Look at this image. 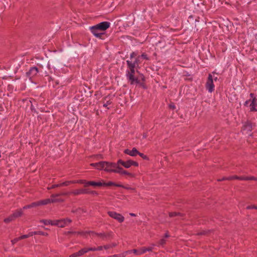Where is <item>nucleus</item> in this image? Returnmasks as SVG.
<instances>
[{
    "instance_id": "nucleus-25",
    "label": "nucleus",
    "mask_w": 257,
    "mask_h": 257,
    "mask_svg": "<svg viewBox=\"0 0 257 257\" xmlns=\"http://www.w3.org/2000/svg\"><path fill=\"white\" fill-rule=\"evenodd\" d=\"M72 183H75V181H67L64 182L63 183H60L59 186H60V187L67 186L69 185L70 184H72Z\"/></svg>"
},
{
    "instance_id": "nucleus-55",
    "label": "nucleus",
    "mask_w": 257,
    "mask_h": 257,
    "mask_svg": "<svg viewBox=\"0 0 257 257\" xmlns=\"http://www.w3.org/2000/svg\"><path fill=\"white\" fill-rule=\"evenodd\" d=\"M88 250H89V251H97L96 247H88Z\"/></svg>"
},
{
    "instance_id": "nucleus-61",
    "label": "nucleus",
    "mask_w": 257,
    "mask_h": 257,
    "mask_svg": "<svg viewBox=\"0 0 257 257\" xmlns=\"http://www.w3.org/2000/svg\"><path fill=\"white\" fill-rule=\"evenodd\" d=\"M103 248H104V246H99L96 247L97 250H101Z\"/></svg>"
},
{
    "instance_id": "nucleus-13",
    "label": "nucleus",
    "mask_w": 257,
    "mask_h": 257,
    "mask_svg": "<svg viewBox=\"0 0 257 257\" xmlns=\"http://www.w3.org/2000/svg\"><path fill=\"white\" fill-rule=\"evenodd\" d=\"M72 195L76 196L80 194H88L89 190L88 189H76L71 191Z\"/></svg>"
},
{
    "instance_id": "nucleus-60",
    "label": "nucleus",
    "mask_w": 257,
    "mask_h": 257,
    "mask_svg": "<svg viewBox=\"0 0 257 257\" xmlns=\"http://www.w3.org/2000/svg\"><path fill=\"white\" fill-rule=\"evenodd\" d=\"M250 100H248L245 101L244 103V105L245 106H248V105L249 103L250 102Z\"/></svg>"
},
{
    "instance_id": "nucleus-51",
    "label": "nucleus",
    "mask_w": 257,
    "mask_h": 257,
    "mask_svg": "<svg viewBox=\"0 0 257 257\" xmlns=\"http://www.w3.org/2000/svg\"><path fill=\"white\" fill-rule=\"evenodd\" d=\"M131 252H132V250H127V251L123 252V254H122V257H124L127 253H131Z\"/></svg>"
},
{
    "instance_id": "nucleus-41",
    "label": "nucleus",
    "mask_w": 257,
    "mask_h": 257,
    "mask_svg": "<svg viewBox=\"0 0 257 257\" xmlns=\"http://www.w3.org/2000/svg\"><path fill=\"white\" fill-rule=\"evenodd\" d=\"M138 155H139L141 157H142V158H143L145 160H147L148 159V157L146 155H144L143 153H140L139 152V154H138Z\"/></svg>"
},
{
    "instance_id": "nucleus-42",
    "label": "nucleus",
    "mask_w": 257,
    "mask_h": 257,
    "mask_svg": "<svg viewBox=\"0 0 257 257\" xmlns=\"http://www.w3.org/2000/svg\"><path fill=\"white\" fill-rule=\"evenodd\" d=\"M111 103V102L110 100H107L105 103H103V107L107 108V109H109L108 107H107V106L108 105H110Z\"/></svg>"
},
{
    "instance_id": "nucleus-52",
    "label": "nucleus",
    "mask_w": 257,
    "mask_h": 257,
    "mask_svg": "<svg viewBox=\"0 0 257 257\" xmlns=\"http://www.w3.org/2000/svg\"><path fill=\"white\" fill-rule=\"evenodd\" d=\"M34 235H35V231L30 232L28 234H27L28 237L32 236Z\"/></svg>"
},
{
    "instance_id": "nucleus-10",
    "label": "nucleus",
    "mask_w": 257,
    "mask_h": 257,
    "mask_svg": "<svg viewBox=\"0 0 257 257\" xmlns=\"http://www.w3.org/2000/svg\"><path fill=\"white\" fill-rule=\"evenodd\" d=\"M115 173H118L120 175H126L130 177H135V175L134 174L130 173L125 170H123L121 167H120L117 168V171H115Z\"/></svg>"
},
{
    "instance_id": "nucleus-18",
    "label": "nucleus",
    "mask_w": 257,
    "mask_h": 257,
    "mask_svg": "<svg viewBox=\"0 0 257 257\" xmlns=\"http://www.w3.org/2000/svg\"><path fill=\"white\" fill-rule=\"evenodd\" d=\"M23 208L18 209L16 211H15L12 214L13 216L14 217L15 219L20 217L22 215L23 212Z\"/></svg>"
},
{
    "instance_id": "nucleus-27",
    "label": "nucleus",
    "mask_w": 257,
    "mask_h": 257,
    "mask_svg": "<svg viewBox=\"0 0 257 257\" xmlns=\"http://www.w3.org/2000/svg\"><path fill=\"white\" fill-rule=\"evenodd\" d=\"M15 219L14 217L13 216V214L11 215L10 216H9L8 217L5 218L4 219V222L5 223H8L10 222H11L12 221L14 220Z\"/></svg>"
},
{
    "instance_id": "nucleus-30",
    "label": "nucleus",
    "mask_w": 257,
    "mask_h": 257,
    "mask_svg": "<svg viewBox=\"0 0 257 257\" xmlns=\"http://www.w3.org/2000/svg\"><path fill=\"white\" fill-rule=\"evenodd\" d=\"M139 80H140V83H136V84H139L140 86L145 88V85H144V83L141 82V80H142L143 82L145 81V78L143 75H141V76L140 77V79H139Z\"/></svg>"
},
{
    "instance_id": "nucleus-57",
    "label": "nucleus",
    "mask_w": 257,
    "mask_h": 257,
    "mask_svg": "<svg viewBox=\"0 0 257 257\" xmlns=\"http://www.w3.org/2000/svg\"><path fill=\"white\" fill-rule=\"evenodd\" d=\"M132 252L138 255V252H139V249H134L132 250Z\"/></svg>"
},
{
    "instance_id": "nucleus-31",
    "label": "nucleus",
    "mask_w": 257,
    "mask_h": 257,
    "mask_svg": "<svg viewBox=\"0 0 257 257\" xmlns=\"http://www.w3.org/2000/svg\"><path fill=\"white\" fill-rule=\"evenodd\" d=\"M88 247H84L80 249V253H81V256L83 255L84 253H87L89 251Z\"/></svg>"
},
{
    "instance_id": "nucleus-59",
    "label": "nucleus",
    "mask_w": 257,
    "mask_h": 257,
    "mask_svg": "<svg viewBox=\"0 0 257 257\" xmlns=\"http://www.w3.org/2000/svg\"><path fill=\"white\" fill-rule=\"evenodd\" d=\"M106 234L107 235V237H111L112 236V232H109L106 233Z\"/></svg>"
},
{
    "instance_id": "nucleus-28",
    "label": "nucleus",
    "mask_w": 257,
    "mask_h": 257,
    "mask_svg": "<svg viewBox=\"0 0 257 257\" xmlns=\"http://www.w3.org/2000/svg\"><path fill=\"white\" fill-rule=\"evenodd\" d=\"M231 180L232 179H238L239 180H245V176H233L230 177Z\"/></svg>"
},
{
    "instance_id": "nucleus-20",
    "label": "nucleus",
    "mask_w": 257,
    "mask_h": 257,
    "mask_svg": "<svg viewBox=\"0 0 257 257\" xmlns=\"http://www.w3.org/2000/svg\"><path fill=\"white\" fill-rule=\"evenodd\" d=\"M89 232L90 233V234H91L92 235H96L98 236H99L100 237L103 238V239H104L105 238H107V235L106 234V233H103V232H101V233H96V232H94L93 231H89Z\"/></svg>"
},
{
    "instance_id": "nucleus-24",
    "label": "nucleus",
    "mask_w": 257,
    "mask_h": 257,
    "mask_svg": "<svg viewBox=\"0 0 257 257\" xmlns=\"http://www.w3.org/2000/svg\"><path fill=\"white\" fill-rule=\"evenodd\" d=\"M40 222L44 223L45 225L51 224L54 225V221L51 220L42 219L40 220Z\"/></svg>"
},
{
    "instance_id": "nucleus-8",
    "label": "nucleus",
    "mask_w": 257,
    "mask_h": 257,
    "mask_svg": "<svg viewBox=\"0 0 257 257\" xmlns=\"http://www.w3.org/2000/svg\"><path fill=\"white\" fill-rule=\"evenodd\" d=\"M91 32L97 38H101L103 35V33L97 27L96 25L92 26L90 28Z\"/></svg>"
},
{
    "instance_id": "nucleus-53",
    "label": "nucleus",
    "mask_w": 257,
    "mask_h": 257,
    "mask_svg": "<svg viewBox=\"0 0 257 257\" xmlns=\"http://www.w3.org/2000/svg\"><path fill=\"white\" fill-rule=\"evenodd\" d=\"M88 194H92V195H98V193L95 191H89Z\"/></svg>"
},
{
    "instance_id": "nucleus-1",
    "label": "nucleus",
    "mask_w": 257,
    "mask_h": 257,
    "mask_svg": "<svg viewBox=\"0 0 257 257\" xmlns=\"http://www.w3.org/2000/svg\"><path fill=\"white\" fill-rule=\"evenodd\" d=\"M128 70L126 71V77L131 85H134L135 83H140V80L138 77L135 76V67L132 64L127 65Z\"/></svg>"
},
{
    "instance_id": "nucleus-22",
    "label": "nucleus",
    "mask_w": 257,
    "mask_h": 257,
    "mask_svg": "<svg viewBox=\"0 0 257 257\" xmlns=\"http://www.w3.org/2000/svg\"><path fill=\"white\" fill-rule=\"evenodd\" d=\"M38 202L39 204V206L45 205H47L48 204L51 203L50 198L40 200V201H38Z\"/></svg>"
},
{
    "instance_id": "nucleus-64",
    "label": "nucleus",
    "mask_w": 257,
    "mask_h": 257,
    "mask_svg": "<svg viewBox=\"0 0 257 257\" xmlns=\"http://www.w3.org/2000/svg\"><path fill=\"white\" fill-rule=\"evenodd\" d=\"M164 237H165V238H168V237H169V234H168V232H166V233H165Z\"/></svg>"
},
{
    "instance_id": "nucleus-37",
    "label": "nucleus",
    "mask_w": 257,
    "mask_h": 257,
    "mask_svg": "<svg viewBox=\"0 0 257 257\" xmlns=\"http://www.w3.org/2000/svg\"><path fill=\"white\" fill-rule=\"evenodd\" d=\"M139 252H138V255H141L143 253H145L146 251V250L145 249V247H143L140 249H139Z\"/></svg>"
},
{
    "instance_id": "nucleus-33",
    "label": "nucleus",
    "mask_w": 257,
    "mask_h": 257,
    "mask_svg": "<svg viewBox=\"0 0 257 257\" xmlns=\"http://www.w3.org/2000/svg\"><path fill=\"white\" fill-rule=\"evenodd\" d=\"M166 243V240L165 238H162L160 240V241L158 242V244L157 245L159 246H163L164 244H165Z\"/></svg>"
},
{
    "instance_id": "nucleus-40",
    "label": "nucleus",
    "mask_w": 257,
    "mask_h": 257,
    "mask_svg": "<svg viewBox=\"0 0 257 257\" xmlns=\"http://www.w3.org/2000/svg\"><path fill=\"white\" fill-rule=\"evenodd\" d=\"M136 56H137V54L135 52H133L130 54V60H132L134 59Z\"/></svg>"
},
{
    "instance_id": "nucleus-36",
    "label": "nucleus",
    "mask_w": 257,
    "mask_h": 257,
    "mask_svg": "<svg viewBox=\"0 0 257 257\" xmlns=\"http://www.w3.org/2000/svg\"><path fill=\"white\" fill-rule=\"evenodd\" d=\"M81 256V253H80V251L79 250L78 252H75L71 255H70L69 257H78Z\"/></svg>"
},
{
    "instance_id": "nucleus-29",
    "label": "nucleus",
    "mask_w": 257,
    "mask_h": 257,
    "mask_svg": "<svg viewBox=\"0 0 257 257\" xmlns=\"http://www.w3.org/2000/svg\"><path fill=\"white\" fill-rule=\"evenodd\" d=\"M116 245H117V244L116 243H113L111 244H106V245H104V248L105 249H108L109 248L115 247Z\"/></svg>"
},
{
    "instance_id": "nucleus-9",
    "label": "nucleus",
    "mask_w": 257,
    "mask_h": 257,
    "mask_svg": "<svg viewBox=\"0 0 257 257\" xmlns=\"http://www.w3.org/2000/svg\"><path fill=\"white\" fill-rule=\"evenodd\" d=\"M90 165L95 167L98 170L104 171L105 166L106 165V161H100L98 163H91Z\"/></svg>"
},
{
    "instance_id": "nucleus-45",
    "label": "nucleus",
    "mask_w": 257,
    "mask_h": 257,
    "mask_svg": "<svg viewBox=\"0 0 257 257\" xmlns=\"http://www.w3.org/2000/svg\"><path fill=\"white\" fill-rule=\"evenodd\" d=\"M61 196H66V195H72V193H71V191L70 192H61Z\"/></svg>"
},
{
    "instance_id": "nucleus-16",
    "label": "nucleus",
    "mask_w": 257,
    "mask_h": 257,
    "mask_svg": "<svg viewBox=\"0 0 257 257\" xmlns=\"http://www.w3.org/2000/svg\"><path fill=\"white\" fill-rule=\"evenodd\" d=\"M242 129L243 131H246V133H247L248 132H250L252 130L251 123L249 121L245 122V123L243 125Z\"/></svg>"
},
{
    "instance_id": "nucleus-56",
    "label": "nucleus",
    "mask_w": 257,
    "mask_h": 257,
    "mask_svg": "<svg viewBox=\"0 0 257 257\" xmlns=\"http://www.w3.org/2000/svg\"><path fill=\"white\" fill-rule=\"evenodd\" d=\"M74 232L72 231H68L65 232V234L66 235H69V234H74Z\"/></svg>"
},
{
    "instance_id": "nucleus-54",
    "label": "nucleus",
    "mask_w": 257,
    "mask_h": 257,
    "mask_svg": "<svg viewBox=\"0 0 257 257\" xmlns=\"http://www.w3.org/2000/svg\"><path fill=\"white\" fill-rule=\"evenodd\" d=\"M108 257H122V254H114L112 255L108 256Z\"/></svg>"
},
{
    "instance_id": "nucleus-43",
    "label": "nucleus",
    "mask_w": 257,
    "mask_h": 257,
    "mask_svg": "<svg viewBox=\"0 0 257 257\" xmlns=\"http://www.w3.org/2000/svg\"><path fill=\"white\" fill-rule=\"evenodd\" d=\"M247 209H257V205H248L246 207Z\"/></svg>"
},
{
    "instance_id": "nucleus-14",
    "label": "nucleus",
    "mask_w": 257,
    "mask_h": 257,
    "mask_svg": "<svg viewBox=\"0 0 257 257\" xmlns=\"http://www.w3.org/2000/svg\"><path fill=\"white\" fill-rule=\"evenodd\" d=\"M124 153L127 155H128L132 157H135L138 155L139 154V151L136 148H133L132 150L129 149H125L123 151Z\"/></svg>"
},
{
    "instance_id": "nucleus-5",
    "label": "nucleus",
    "mask_w": 257,
    "mask_h": 257,
    "mask_svg": "<svg viewBox=\"0 0 257 257\" xmlns=\"http://www.w3.org/2000/svg\"><path fill=\"white\" fill-rule=\"evenodd\" d=\"M89 186H112L113 182L109 181L107 183H105L103 180H101L100 181L95 182L93 181H89Z\"/></svg>"
},
{
    "instance_id": "nucleus-34",
    "label": "nucleus",
    "mask_w": 257,
    "mask_h": 257,
    "mask_svg": "<svg viewBox=\"0 0 257 257\" xmlns=\"http://www.w3.org/2000/svg\"><path fill=\"white\" fill-rule=\"evenodd\" d=\"M35 235H41L43 236H47L48 234L47 232L41 231H35Z\"/></svg>"
},
{
    "instance_id": "nucleus-50",
    "label": "nucleus",
    "mask_w": 257,
    "mask_h": 257,
    "mask_svg": "<svg viewBox=\"0 0 257 257\" xmlns=\"http://www.w3.org/2000/svg\"><path fill=\"white\" fill-rule=\"evenodd\" d=\"M60 196H61V193H60L52 194L51 196V198H56V197H58Z\"/></svg>"
},
{
    "instance_id": "nucleus-44",
    "label": "nucleus",
    "mask_w": 257,
    "mask_h": 257,
    "mask_svg": "<svg viewBox=\"0 0 257 257\" xmlns=\"http://www.w3.org/2000/svg\"><path fill=\"white\" fill-rule=\"evenodd\" d=\"M180 213H176V212H170L169 213V216L172 217H174V216H175L176 215H180Z\"/></svg>"
},
{
    "instance_id": "nucleus-23",
    "label": "nucleus",
    "mask_w": 257,
    "mask_h": 257,
    "mask_svg": "<svg viewBox=\"0 0 257 257\" xmlns=\"http://www.w3.org/2000/svg\"><path fill=\"white\" fill-rule=\"evenodd\" d=\"M75 183H79V184H84V186L85 187H87L89 186V181H87L85 180H78L77 181H75Z\"/></svg>"
},
{
    "instance_id": "nucleus-48",
    "label": "nucleus",
    "mask_w": 257,
    "mask_h": 257,
    "mask_svg": "<svg viewBox=\"0 0 257 257\" xmlns=\"http://www.w3.org/2000/svg\"><path fill=\"white\" fill-rule=\"evenodd\" d=\"M142 57L143 58V59H146V60H149V57H148L147 55L145 53H143L141 56H140V57Z\"/></svg>"
},
{
    "instance_id": "nucleus-17",
    "label": "nucleus",
    "mask_w": 257,
    "mask_h": 257,
    "mask_svg": "<svg viewBox=\"0 0 257 257\" xmlns=\"http://www.w3.org/2000/svg\"><path fill=\"white\" fill-rule=\"evenodd\" d=\"M54 225H57L60 227H64L66 224L63 219L54 220Z\"/></svg>"
},
{
    "instance_id": "nucleus-35",
    "label": "nucleus",
    "mask_w": 257,
    "mask_h": 257,
    "mask_svg": "<svg viewBox=\"0 0 257 257\" xmlns=\"http://www.w3.org/2000/svg\"><path fill=\"white\" fill-rule=\"evenodd\" d=\"M86 233L90 234L89 231H86V232H83V231H75V232H74V235H84Z\"/></svg>"
},
{
    "instance_id": "nucleus-26",
    "label": "nucleus",
    "mask_w": 257,
    "mask_h": 257,
    "mask_svg": "<svg viewBox=\"0 0 257 257\" xmlns=\"http://www.w3.org/2000/svg\"><path fill=\"white\" fill-rule=\"evenodd\" d=\"M50 199L51 203H56V202H64V200L60 198H51Z\"/></svg>"
},
{
    "instance_id": "nucleus-39",
    "label": "nucleus",
    "mask_w": 257,
    "mask_h": 257,
    "mask_svg": "<svg viewBox=\"0 0 257 257\" xmlns=\"http://www.w3.org/2000/svg\"><path fill=\"white\" fill-rule=\"evenodd\" d=\"M245 180H255L257 181V178L253 176L245 177Z\"/></svg>"
},
{
    "instance_id": "nucleus-4",
    "label": "nucleus",
    "mask_w": 257,
    "mask_h": 257,
    "mask_svg": "<svg viewBox=\"0 0 257 257\" xmlns=\"http://www.w3.org/2000/svg\"><path fill=\"white\" fill-rule=\"evenodd\" d=\"M119 167L118 165L114 163L106 162L104 171L107 172L115 173L117 171V168Z\"/></svg>"
},
{
    "instance_id": "nucleus-6",
    "label": "nucleus",
    "mask_w": 257,
    "mask_h": 257,
    "mask_svg": "<svg viewBox=\"0 0 257 257\" xmlns=\"http://www.w3.org/2000/svg\"><path fill=\"white\" fill-rule=\"evenodd\" d=\"M107 214L110 217L116 220L119 223H121L124 221V217L121 214L116 212L108 211Z\"/></svg>"
},
{
    "instance_id": "nucleus-12",
    "label": "nucleus",
    "mask_w": 257,
    "mask_h": 257,
    "mask_svg": "<svg viewBox=\"0 0 257 257\" xmlns=\"http://www.w3.org/2000/svg\"><path fill=\"white\" fill-rule=\"evenodd\" d=\"M96 26L101 31H104L110 27V23L108 22H103L96 25Z\"/></svg>"
},
{
    "instance_id": "nucleus-49",
    "label": "nucleus",
    "mask_w": 257,
    "mask_h": 257,
    "mask_svg": "<svg viewBox=\"0 0 257 257\" xmlns=\"http://www.w3.org/2000/svg\"><path fill=\"white\" fill-rule=\"evenodd\" d=\"M231 180L230 177H223L221 179H219L218 180V181H222L224 180Z\"/></svg>"
},
{
    "instance_id": "nucleus-3",
    "label": "nucleus",
    "mask_w": 257,
    "mask_h": 257,
    "mask_svg": "<svg viewBox=\"0 0 257 257\" xmlns=\"http://www.w3.org/2000/svg\"><path fill=\"white\" fill-rule=\"evenodd\" d=\"M214 85L213 81V76L211 74H209L207 80L205 84L206 89L210 93L214 90Z\"/></svg>"
},
{
    "instance_id": "nucleus-62",
    "label": "nucleus",
    "mask_w": 257,
    "mask_h": 257,
    "mask_svg": "<svg viewBox=\"0 0 257 257\" xmlns=\"http://www.w3.org/2000/svg\"><path fill=\"white\" fill-rule=\"evenodd\" d=\"M169 107H170V108H172V109H174L176 108V107H175V105H174V104H170L169 105Z\"/></svg>"
},
{
    "instance_id": "nucleus-15",
    "label": "nucleus",
    "mask_w": 257,
    "mask_h": 257,
    "mask_svg": "<svg viewBox=\"0 0 257 257\" xmlns=\"http://www.w3.org/2000/svg\"><path fill=\"white\" fill-rule=\"evenodd\" d=\"M250 111H257L255 107L257 106V99L256 98H253L249 104Z\"/></svg>"
},
{
    "instance_id": "nucleus-38",
    "label": "nucleus",
    "mask_w": 257,
    "mask_h": 257,
    "mask_svg": "<svg viewBox=\"0 0 257 257\" xmlns=\"http://www.w3.org/2000/svg\"><path fill=\"white\" fill-rule=\"evenodd\" d=\"M155 245L154 244H153L152 245V246H149L148 247H145V249L146 250V251H151L154 249V247L155 246Z\"/></svg>"
},
{
    "instance_id": "nucleus-63",
    "label": "nucleus",
    "mask_w": 257,
    "mask_h": 257,
    "mask_svg": "<svg viewBox=\"0 0 257 257\" xmlns=\"http://www.w3.org/2000/svg\"><path fill=\"white\" fill-rule=\"evenodd\" d=\"M22 236L23 239L28 238L27 234L23 235Z\"/></svg>"
},
{
    "instance_id": "nucleus-19",
    "label": "nucleus",
    "mask_w": 257,
    "mask_h": 257,
    "mask_svg": "<svg viewBox=\"0 0 257 257\" xmlns=\"http://www.w3.org/2000/svg\"><path fill=\"white\" fill-rule=\"evenodd\" d=\"M112 186H116V187H121V188H123L127 189V190H133V191H136V189L134 188H132V187H128V186H124V185H123L122 184H116V183H115L114 182H113Z\"/></svg>"
},
{
    "instance_id": "nucleus-7",
    "label": "nucleus",
    "mask_w": 257,
    "mask_h": 257,
    "mask_svg": "<svg viewBox=\"0 0 257 257\" xmlns=\"http://www.w3.org/2000/svg\"><path fill=\"white\" fill-rule=\"evenodd\" d=\"M39 72L38 68L36 67H32L26 73V76L31 80L33 77L36 76Z\"/></svg>"
},
{
    "instance_id": "nucleus-47",
    "label": "nucleus",
    "mask_w": 257,
    "mask_h": 257,
    "mask_svg": "<svg viewBox=\"0 0 257 257\" xmlns=\"http://www.w3.org/2000/svg\"><path fill=\"white\" fill-rule=\"evenodd\" d=\"M63 220L64 221L65 223L66 224V225H67L68 224L70 223L72 221L69 218H66V219H64Z\"/></svg>"
},
{
    "instance_id": "nucleus-21",
    "label": "nucleus",
    "mask_w": 257,
    "mask_h": 257,
    "mask_svg": "<svg viewBox=\"0 0 257 257\" xmlns=\"http://www.w3.org/2000/svg\"><path fill=\"white\" fill-rule=\"evenodd\" d=\"M38 206H39V204H38V201H37V202H33V203H32L30 204L24 206L23 207V209H30V208H31L36 207Z\"/></svg>"
},
{
    "instance_id": "nucleus-32",
    "label": "nucleus",
    "mask_w": 257,
    "mask_h": 257,
    "mask_svg": "<svg viewBox=\"0 0 257 257\" xmlns=\"http://www.w3.org/2000/svg\"><path fill=\"white\" fill-rule=\"evenodd\" d=\"M88 247H84L80 249V253H81V256L83 255L84 253H87L89 251Z\"/></svg>"
},
{
    "instance_id": "nucleus-46",
    "label": "nucleus",
    "mask_w": 257,
    "mask_h": 257,
    "mask_svg": "<svg viewBox=\"0 0 257 257\" xmlns=\"http://www.w3.org/2000/svg\"><path fill=\"white\" fill-rule=\"evenodd\" d=\"M56 187H60L59 184L53 185L51 187H48V189L50 190L51 189H54Z\"/></svg>"
},
{
    "instance_id": "nucleus-11",
    "label": "nucleus",
    "mask_w": 257,
    "mask_h": 257,
    "mask_svg": "<svg viewBox=\"0 0 257 257\" xmlns=\"http://www.w3.org/2000/svg\"><path fill=\"white\" fill-rule=\"evenodd\" d=\"M127 65L132 64L135 67H137L139 66V65L140 64V56H139L136 57L134 59L132 60H126V61Z\"/></svg>"
},
{
    "instance_id": "nucleus-2",
    "label": "nucleus",
    "mask_w": 257,
    "mask_h": 257,
    "mask_svg": "<svg viewBox=\"0 0 257 257\" xmlns=\"http://www.w3.org/2000/svg\"><path fill=\"white\" fill-rule=\"evenodd\" d=\"M117 164L118 165H121L125 168H129L132 166H134L136 167L139 166V163L138 162L132 161L131 160H128L126 161H124L121 159H119L117 161Z\"/></svg>"
},
{
    "instance_id": "nucleus-58",
    "label": "nucleus",
    "mask_w": 257,
    "mask_h": 257,
    "mask_svg": "<svg viewBox=\"0 0 257 257\" xmlns=\"http://www.w3.org/2000/svg\"><path fill=\"white\" fill-rule=\"evenodd\" d=\"M11 241H12V244H14L15 243H16V242H17L18 241V239H17L16 238H15L14 239H13Z\"/></svg>"
}]
</instances>
